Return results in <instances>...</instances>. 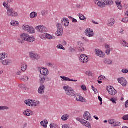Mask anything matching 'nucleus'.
Masks as SVG:
<instances>
[{"label": "nucleus", "instance_id": "44", "mask_svg": "<svg viewBox=\"0 0 128 128\" xmlns=\"http://www.w3.org/2000/svg\"><path fill=\"white\" fill-rule=\"evenodd\" d=\"M116 100H118V99L116 98H112L110 100V102H112L113 104H116Z\"/></svg>", "mask_w": 128, "mask_h": 128}, {"label": "nucleus", "instance_id": "63", "mask_svg": "<svg viewBox=\"0 0 128 128\" xmlns=\"http://www.w3.org/2000/svg\"><path fill=\"white\" fill-rule=\"evenodd\" d=\"M72 22H78V20H76V19L73 18Z\"/></svg>", "mask_w": 128, "mask_h": 128}, {"label": "nucleus", "instance_id": "24", "mask_svg": "<svg viewBox=\"0 0 128 128\" xmlns=\"http://www.w3.org/2000/svg\"><path fill=\"white\" fill-rule=\"evenodd\" d=\"M32 112V111L30 110H26L24 111V116H32L30 113Z\"/></svg>", "mask_w": 128, "mask_h": 128}, {"label": "nucleus", "instance_id": "56", "mask_svg": "<svg viewBox=\"0 0 128 128\" xmlns=\"http://www.w3.org/2000/svg\"><path fill=\"white\" fill-rule=\"evenodd\" d=\"M128 108V100L126 102L125 104V108Z\"/></svg>", "mask_w": 128, "mask_h": 128}, {"label": "nucleus", "instance_id": "59", "mask_svg": "<svg viewBox=\"0 0 128 128\" xmlns=\"http://www.w3.org/2000/svg\"><path fill=\"white\" fill-rule=\"evenodd\" d=\"M105 48H106V50H109V48H111L110 47V45H106L105 46Z\"/></svg>", "mask_w": 128, "mask_h": 128}, {"label": "nucleus", "instance_id": "17", "mask_svg": "<svg viewBox=\"0 0 128 128\" xmlns=\"http://www.w3.org/2000/svg\"><path fill=\"white\" fill-rule=\"evenodd\" d=\"M106 0H100V2H98V6H100V8H104V6H106Z\"/></svg>", "mask_w": 128, "mask_h": 128}, {"label": "nucleus", "instance_id": "46", "mask_svg": "<svg viewBox=\"0 0 128 128\" xmlns=\"http://www.w3.org/2000/svg\"><path fill=\"white\" fill-rule=\"evenodd\" d=\"M86 76H92V72H90V71L86 72Z\"/></svg>", "mask_w": 128, "mask_h": 128}, {"label": "nucleus", "instance_id": "45", "mask_svg": "<svg viewBox=\"0 0 128 128\" xmlns=\"http://www.w3.org/2000/svg\"><path fill=\"white\" fill-rule=\"evenodd\" d=\"M114 122H116V120H110L108 121V122L110 124H113V126H114Z\"/></svg>", "mask_w": 128, "mask_h": 128}, {"label": "nucleus", "instance_id": "18", "mask_svg": "<svg viewBox=\"0 0 128 128\" xmlns=\"http://www.w3.org/2000/svg\"><path fill=\"white\" fill-rule=\"evenodd\" d=\"M44 88H46L44 86V84H40V86L38 90V94H44Z\"/></svg>", "mask_w": 128, "mask_h": 128}, {"label": "nucleus", "instance_id": "35", "mask_svg": "<svg viewBox=\"0 0 128 128\" xmlns=\"http://www.w3.org/2000/svg\"><path fill=\"white\" fill-rule=\"evenodd\" d=\"M123 46L128 47V44L126 43V42L124 40L121 42Z\"/></svg>", "mask_w": 128, "mask_h": 128}, {"label": "nucleus", "instance_id": "57", "mask_svg": "<svg viewBox=\"0 0 128 128\" xmlns=\"http://www.w3.org/2000/svg\"><path fill=\"white\" fill-rule=\"evenodd\" d=\"M23 78L24 80H26V82H28V76H24Z\"/></svg>", "mask_w": 128, "mask_h": 128}, {"label": "nucleus", "instance_id": "27", "mask_svg": "<svg viewBox=\"0 0 128 128\" xmlns=\"http://www.w3.org/2000/svg\"><path fill=\"white\" fill-rule=\"evenodd\" d=\"M38 16V14L36 12H32L30 14V18H36Z\"/></svg>", "mask_w": 128, "mask_h": 128}, {"label": "nucleus", "instance_id": "10", "mask_svg": "<svg viewBox=\"0 0 128 128\" xmlns=\"http://www.w3.org/2000/svg\"><path fill=\"white\" fill-rule=\"evenodd\" d=\"M84 120H88V122H92V116L90 115V112H84Z\"/></svg>", "mask_w": 128, "mask_h": 128}, {"label": "nucleus", "instance_id": "13", "mask_svg": "<svg viewBox=\"0 0 128 128\" xmlns=\"http://www.w3.org/2000/svg\"><path fill=\"white\" fill-rule=\"evenodd\" d=\"M75 98L77 102H86V98H82L80 95L75 94Z\"/></svg>", "mask_w": 128, "mask_h": 128}, {"label": "nucleus", "instance_id": "51", "mask_svg": "<svg viewBox=\"0 0 128 128\" xmlns=\"http://www.w3.org/2000/svg\"><path fill=\"white\" fill-rule=\"evenodd\" d=\"M122 22L126 24L128 22V18H124L122 19Z\"/></svg>", "mask_w": 128, "mask_h": 128}, {"label": "nucleus", "instance_id": "14", "mask_svg": "<svg viewBox=\"0 0 128 128\" xmlns=\"http://www.w3.org/2000/svg\"><path fill=\"white\" fill-rule=\"evenodd\" d=\"M108 91L110 96H116V90L112 86H110L109 89H108Z\"/></svg>", "mask_w": 128, "mask_h": 128}, {"label": "nucleus", "instance_id": "49", "mask_svg": "<svg viewBox=\"0 0 128 128\" xmlns=\"http://www.w3.org/2000/svg\"><path fill=\"white\" fill-rule=\"evenodd\" d=\"M98 80H104V78H106V76H100L98 77Z\"/></svg>", "mask_w": 128, "mask_h": 128}, {"label": "nucleus", "instance_id": "61", "mask_svg": "<svg viewBox=\"0 0 128 128\" xmlns=\"http://www.w3.org/2000/svg\"><path fill=\"white\" fill-rule=\"evenodd\" d=\"M98 98L100 102H102V97L100 96H98Z\"/></svg>", "mask_w": 128, "mask_h": 128}, {"label": "nucleus", "instance_id": "52", "mask_svg": "<svg viewBox=\"0 0 128 128\" xmlns=\"http://www.w3.org/2000/svg\"><path fill=\"white\" fill-rule=\"evenodd\" d=\"M86 126V128H90L91 126H90V122H88L85 125Z\"/></svg>", "mask_w": 128, "mask_h": 128}, {"label": "nucleus", "instance_id": "29", "mask_svg": "<svg viewBox=\"0 0 128 128\" xmlns=\"http://www.w3.org/2000/svg\"><path fill=\"white\" fill-rule=\"evenodd\" d=\"M116 4L118 6V8L120 10H122V4L120 3V2H116Z\"/></svg>", "mask_w": 128, "mask_h": 128}, {"label": "nucleus", "instance_id": "8", "mask_svg": "<svg viewBox=\"0 0 128 128\" xmlns=\"http://www.w3.org/2000/svg\"><path fill=\"white\" fill-rule=\"evenodd\" d=\"M40 80L39 81L40 84L42 85L44 84L46 80H52V79L46 77V76H40Z\"/></svg>", "mask_w": 128, "mask_h": 128}, {"label": "nucleus", "instance_id": "54", "mask_svg": "<svg viewBox=\"0 0 128 128\" xmlns=\"http://www.w3.org/2000/svg\"><path fill=\"white\" fill-rule=\"evenodd\" d=\"M19 88H26V85L24 84H20L18 86Z\"/></svg>", "mask_w": 128, "mask_h": 128}, {"label": "nucleus", "instance_id": "22", "mask_svg": "<svg viewBox=\"0 0 128 128\" xmlns=\"http://www.w3.org/2000/svg\"><path fill=\"white\" fill-rule=\"evenodd\" d=\"M64 22V24L65 26H68V25L70 24V22H68V19H66V18H63L62 22V24Z\"/></svg>", "mask_w": 128, "mask_h": 128}, {"label": "nucleus", "instance_id": "60", "mask_svg": "<svg viewBox=\"0 0 128 128\" xmlns=\"http://www.w3.org/2000/svg\"><path fill=\"white\" fill-rule=\"evenodd\" d=\"M20 74H22V72L18 71V72H17L16 73L17 76H20Z\"/></svg>", "mask_w": 128, "mask_h": 128}, {"label": "nucleus", "instance_id": "38", "mask_svg": "<svg viewBox=\"0 0 128 128\" xmlns=\"http://www.w3.org/2000/svg\"><path fill=\"white\" fill-rule=\"evenodd\" d=\"M57 48H59L60 50H66V48L62 46V44H59L57 46Z\"/></svg>", "mask_w": 128, "mask_h": 128}, {"label": "nucleus", "instance_id": "20", "mask_svg": "<svg viewBox=\"0 0 128 128\" xmlns=\"http://www.w3.org/2000/svg\"><path fill=\"white\" fill-rule=\"evenodd\" d=\"M61 78H62V80H65V82H78V80H72L68 78H66V76H60Z\"/></svg>", "mask_w": 128, "mask_h": 128}, {"label": "nucleus", "instance_id": "31", "mask_svg": "<svg viewBox=\"0 0 128 128\" xmlns=\"http://www.w3.org/2000/svg\"><path fill=\"white\" fill-rule=\"evenodd\" d=\"M104 64H112V61L108 60V59H106L104 61Z\"/></svg>", "mask_w": 128, "mask_h": 128}, {"label": "nucleus", "instance_id": "36", "mask_svg": "<svg viewBox=\"0 0 128 128\" xmlns=\"http://www.w3.org/2000/svg\"><path fill=\"white\" fill-rule=\"evenodd\" d=\"M79 18L81 20H86V16H84L82 14H80Z\"/></svg>", "mask_w": 128, "mask_h": 128}, {"label": "nucleus", "instance_id": "26", "mask_svg": "<svg viewBox=\"0 0 128 128\" xmlns=\"http://www.w3.org/2000/svg\"><path fill=\"white\" fill-rule=\"evenodd\" d=\"M45 36L48 40H56V37L52 36L49 34H46Z\"/></svg>", "mask_w": 128, "mask_h": 128}, {"label": "nucleus", "instance_id": "40", "mask_svg": "<svg viewBox=\"0 0 128 128\" xmlns=\"http://www.w3.org/2000/svg\"><path fill=\"white\" fill-rule=\"evenodd\" d=\"M50 127L54 128H60V126H58V124H51Z\"/></svg>", "mask_w": 128, "mask_h": 128}, {"label": "nucleus", "instance_id": "15", "mask_svg": "<svg viewBox=\"0 0 128 128\" xmlns=\"http://www.w3.org/2000/svg\"><path fill=\"white\" fill-rule=\"evenodd\" d=\"M85 34L87 36L88 38H91L92 36H94V31H92L90 28L86 29L85 31Z\"/></svg>", "mask_w": 128, "mask_h": 128}, {"label": "nucleus", "instance_id": "19", "mask_svg": "<svg viewBox=\"0 0 128 128\" xmlns=\"http://www.w3.org/2000/svg\"><path fill=\"white\" fill-rule=\"evenodd\" d=\"M40 124L42 126H44V128H47L48 124V120H44V121L41 122Z\"/></svg>", "mask_w": 128, "mask_h": 128}, {"label": "nucleus", "instance_id": "25", "mask_svg": "<svg viewBox=\"0 0 128 128\" xmlns=\"http://www.w3.org/2000/svg\"><path fill=\"white\" fill-rule=\"evenodd\" d=\"M28 68V65L26 64H22L21 66V70L22 72H26V70Z\"/></svg>", "mask_w": 128, "mask_h": 128}, {"label": "nucleus", "instance_id": "4", "mask_svg": "<svg viewBox=\"0 0 128 128\" xmlns=\"http://www.w3.org/2000/svg\"><path fill=\"white\" fill-rule=\"evenodd\" d=\"M26 104L29 106H38L40 104V102L28 100L24 102Z\"/></svg>", "mask_w": 128, "mask_h": 128}, {"label": "nucleus", "instance_id": "16", "mask_svg": "<svg viewBox=\"0 0 128 128\" xmlns=\"http://www.w3.org/2000/svg\"><path fill=\"white\" fill-rule=\"evenodd\" d=\"M95 54L98 56L100 58H104V54L102 52V51L98 49H96L95 51Z\"/></svg>", "mask_w": 128, "mask_h": 128}, {"label": "nucleus", "instance_id": "55", "mask_svg": "<svg viewBox=\"0 0 128 128\" xmlns=\"http://www.w3.org/2000/svg\"><path fill=\"white\" fill-rule=\"evenodd\" d=\"M122 72H123V74H128V70H126V69H123L122 70Z\"/></svg>", "mask_w": 128, "mask_h": 128}, {"label": "nucleus", "instance_id": "47", "mask_svg": "<svg viewBox=\"0 0 128 128\" xmlns=\"http://www.w3.org/2000/svg\"><path fill=\"white\" fill-rule=\"evenodd\" d=\"M78 46H80V48H82L84 44H82V43L81 42H78Z\"/></svg>", "mask_w": 128, "mask_h": 128}, {"label": "nucleus", "instance_id": "3", "mask_svg": "<svg viewBox=\"0 0 128 128\" xmlns=\"http://www.w3.org/2000/svg\"><path fill=\"white\" fill-rule=\"evenodd\" d=\"M22 40L25 42H34V38L32 37H30L28 34H22L20 36Z\"/></svg>", "mask_w": 128, "mask_h": 128}, {"label": "nucleus", "instance_id": "39", "mask_svg": "<svg viewBox=\"0 0 128 128\" xmlns=\"http://www.w3.org/2000/svg\"><path fill=\"white\" fill-rule=\"evenodd\" d=\"M84 58H86V56H84V54H82L80 56V60L81 62H84Z\"/></svg>", "mask_w": 128, "mask_h": 128}, {"label": "nucleus", "instance_id": "37", "mask_svg": "<svg viewBox=\"0 0 128 128\" xmlns=\"http://www.w3.org/2000/svg\"><path fill=\"white\" fill-rule=\"evenodd\" d=\"M114 24V21H112V20H110L108 21V26H112Z\"/></svg>", "mask_w": 128, "mask_h": 128}, {"label": "nucleus", "instance_id": "62", "mask_svg": "<svg viewBox=\"0 0 128 128\" xmlns=\"http://www.w3.org/2000/svg\"><path fill=\"white\" fill-rule=\"evenodd\" d=\"M92 22H93V24H98V22H96L94 20H92Z\"/></svg>", "mask_w": 128, "mask_h": 128}, {"label": "nucleus", "instance_id": "5", "mask_svg": "<svg viewBox=\"0 0 128 128\" xmlns=\"http://www.w3.org/2000/svg\"><path fill=\"white\" fill-rule=\"evenodd\" d=\"M23 30L30 34H34V28L32 27H30L28 25H24L22 27Z\"/></svg>", "mask_w": 128, "mask_h": 128}, {"label": "nucleus", "instance_id": "58", "mask_svg": "<svg viewBox=\"0 0 128 128\" xmlns=\"http://www.w3.org/2000/svg\"><path fill=\"white\" fill-rule=\"evenodd\" d=\"M70 50L71 52H76V50L74 48H70Z\"/></svg>", "mask_w": 128, "mask_h": 128}, {"label": "nucleus", "instance_id": "48", "mask_svg": "<svg viewBox=\"0 0 128 128\" xmlns=\"http://www.w3.org/2000/svg\"><path fill=\"white\" fill-rule=\"evenodd\" d=\"M124 120H128V114L125 115L122 117Z\"/></svg>", "mask_w": 128, "mask_h": 128}, {"label": "nucleus", "instance_id": "7", "mask_svg": "<svg viewBox=\"0 0 128 128\" xmlns=\"http://www.w3.org/2000/svg\"><path fill=\"white\" fill-rule=\"evenodd\" d=\"M57 28H58V32H56V34L58 36H60L62 35V32H64V29H62V26L60 24H57Z\"/></svg>", "mask_w": 128, "mask_h": 128}, {"label": "nucleus", "instance_id": "11", "mask_svg": "<svg viewBox=\"0 0 128 128\" xmlns=\"http://www.w3.org/2000/svg\"><path fill=\"white\" fill-rule=\"evenodd\" d=\"M118 80L119 84H120L122 86H126V84H128V82L126 78H118Z\"/></svg>", "mask_w": 128, "mask_h": 128}, {"label": "nucleus", "instance_id": "50", "mask_svg": "<svg viewBox=\"0 0 128 128\" xmlns=\"http://www.w3.org/2000/svg\"><path fill=\"white\" fill-rule=\"evenodd\" d=\"M78 50L79 52H84V48L82 47H80V46H78Z\"/></svg>", "mask_w": 128, "mask_h": 128}, {"label": "nucleus", "instance_id": "2", "mask_svg": "<svg viewBox=\"0 0 128 128\" xmlns=\"http://www.w3.org/2000/svg\"><path fill=\"white\" fill-rule=\"evenodd\" d=\"M64 89L65 90L66 94L68 96H76L74 90L72 89V88L68 86H65L64 87Z\"/></svg>", "mask_w": 128, "mask_h": 128}, {"label": "nucleus", "instance_id": "41", "mask_svg": "<svg viewBox=\"0 0 128 128\" xmlns=\"http://www.w3.org/2000/svg\"><path fill=\"white\" fill-rule=\"evenodd\" d=\"M120 126V122H114V126Z\"/></svg>", "mask_w": 128, "mask_h": 128}, {"label": "nucleus", "instance_id": "1", "mask_svg": "<svg viewBox=\"0 0 128 128\" xmlns=\"http://www.w3.org/2000/svg\"><path fill=\"white\" fill-rule=\"evenodd\" d=\"M7 14L10 18H16L18 16V12H14L13 8L9 6L6 7Z\"/></svg>", "mask_w": 128, "mask_h": 128}, {"label": "nucleus", "instance_id": "30", "mask_svg": "<svg viewBox=\"0 0 128 128\" xmlns=\"http://www.w3.org/2000/svg\"><path fill=\"white\" fill-rule=\"evenodd\" d=\"M11 25L13 26H18V22L12 20L11 22Z\"/></svg>", "mask_w": 128, "mask_h": 128}, {"label": "nucleus", "instance_id": "23", "mask_svg": "<svg viewBox=\"0 0 128 128\" xmlns=\"http://www.w3.org/2000/svg\"><path fill=\"white\" fill-rule=\"evenodd\" d=\"M76 120H78V122H80L82 124H84V126H86V124H87L88 121H86V120L83 119H80V118H76Z\"/></svg>", "mask_w": 128, "mask_h": 128}, {"label": "nucleus", "instance_id": "43", "mask_svg": "<svg viewBox=\"0 0 128 128\" xmlns=\"http://www.w3.org/2000/svg\"><path fill=\"white\" fill-rule=\"evenodd\" d=\"M112 48H109L106 50V54H107V56H108V54H110V50H112Z\"/></svg>", "mask_w": 128, "mask_h": 128}, {"label": "nucleus", "instance_id": "42", "mask_svg": "<svg viewBox=\"0 0 128 128\" xmlns=\"http://www.w3.org/2000/svg\"><path fill=\"white\" fill-rule=\"evenodd\" d=\"M88 62V57L85 56L84 59L83 61V64H86V62Z\"/></svg>", "mask_w": 128, "mask_h": 128}, {"label": "nucleus", "instance_id": "12", "mask_svg": "<svg viewBox=\"0 0 128 128\" xmlns=\"http://www.w3.org/2000/svg\"><path fill=\"white\" fill-rule=\"evenodd\" d=\"M39 72H40L43 76H46L49 74L48 68H44L42 67L41 68L40 70H39Z\"/></svg>", "mask_w": 128, "mask_h": 128}, {"label": "nucleus", "instance_id": "34", "mask_svg": "<svg viewBox=\"0 0 128 128\" xmlns=\"http://www.w3.org/2000/svg\"><path fill=\"white\" fill-rule=\"evenodd\" d=\"M4 58H6V54H0V60H3Z\"/></svg>", "mask_w": 128, "mask_h": 128}, {"label": "nucleus", "instance_id": "9", "mask_svg": "<svg viewBox=\"0 0 128 128\" xmlns=\"http://www.w3.org/2000/svg\"><path fill=\"white\" fill-rule=\"evenodd\" d=\"M30 56L32 60H40V57L38 55V54H34V52H30Z\"/></svg>", "mask_w": 128, "mask_h": 128}, {"label": "nucleus", "instance_id": "53", "mask_svg": "<svg viewBox=\"0 0 128 128\" xmlns=\"http://www.w3.org/2000/svg\"><path fill=\"white\" fill-rule=\"evenodd\" d=\"M82 90H84V92H86V90H87V89H86V86L84 85H82Z\"/></svg>", "mask_w": 128, "mask_h": 128}, {"label": "nucleus", "instance_id": "33", "mask_svg": "<svg viewBox=\"0 0 128 128\" xmlns=\"http://www.w3.org/2000/svg\"><path fill=\"white\" fill-rule=\"evenodd\" d=\"M112 4H114V2L112 0H108L106 2V6H112Z\"/></svg>", "mask_w": 128, "mask_h": 128}, {"label": "nucleus", "instance_id": "64", "mask_svg": "<svg viewBox=\"0 0 128 128\" xmlns=\"http://www.w3.org/2000/svg\"><path fill=\"white\" fill-rule=\"evenodd\" d=\"M18 44H23V42L20 39L18 40Z\"/></svg>", "mask_w": 128, "mask_h": 128}, {"label": "nucleus", "instance_id": "28", "mask_svg": "<svg viewBox=\"0 0 128 128\" xmlns=\"http://www.w3.org/2000/svg\"><path fill=\"white\" fill-rule=\"evenodd\" d=\"M68 118H70V116L68 114H65L62 117V120L64 121L68 120Z\"/></svg>", "mask_w": 128, "mask_h": 128}, {"label": "nucleus", "instance_id": "32", "mask_svg": "<svg viewBox=\"0 0 128 128\" xmlns=\"http://www.w3.org/2000/svg\"><path fill=\"white\" fill-rule=\"evenodd\" d=\"M10 110V108L6 106H0V110Z\"/></svg>", "mask_w": 128, "mask_h": 128}, {"label": "nucleus", "instance_id": "6", "mask_svg": "<svg viewBox=\"0 0 128 128\" xmlns=\"http://www.w3.org/2000/svg\"><path fill=\"white\" fill-rule=\"evenodd\" d=\"M36 30L39 32H41L42 34H44V32H48V29L44 26H39L36 27Z\"/></svg>", "mask_w": 128, "mask_h": 128}, {"label": "nucleus", "instance_id": "21", "mask_svg": "<svg viewBox=\"0 0 128 128\" xmlns=\"http://www.w3.org/2000/svg\"><path fill=\"white\" fill-rule=\"evenodd\" d=\"M10 60H1V62L3 64V66H8V64H10Z\"/></svg>", "mask_w": 128, "mask_h": 128}]
</instances>
